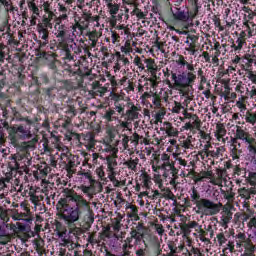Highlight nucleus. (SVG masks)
<instances>
[{
  "label": "nucleus",
  "mask_w": 256,
  "mask_h": 256,
  "mask_svg": "<svg viewBox=\"0 0 256 256\" xmlns=\"http://www.w3.org/2000/svg\"><path fill=\"white\" fill-rule=\"evenodd\" d=\"M182 65L186 67L187 70L179 74L172 72L171 79L178 89H193V85H195V81H197L195 66L189 64L187 61H184Z\"/></svg>",
  "instance_id": "obj_1"
},
{
  "label": "nucleus",
  "mask_w": 256,
  "mask_h": 256,
  "mask_svg": "<svg viewBox=\"0 0 256 256\" xmlns=\"http://www.w3.org/2000/svg\"><path fill=\"white\" fill-rule=\"evenodd\" d=\"M196 207L198 209L196 211L198 215L212 216L217 215L220 211L219 205L207 198L196 201Z\"/></svg>",
  "instance_id": "obj_2"
},
{
  "label": "nucleus",
  "mask_w": 256,
  "mask_h": 256,
  "mask_svg": "<svg viewBox=\"0 0 256 256\" xmlns=\"http://www.w3.org/2000/svg\"><path fill=\"white\" fill-rule=\"evenodd\" d=\"M17 135L21 141H27L24 142V148L29 151V149H33L35 147V143L37 142V139L33 137V134L31 133V130L27 128V126L20 125L17 128Z\"/></svg>",
  "instance_id": "obj_3"
},
{
  "label": "nucleus",
  "mask_w": 256,
  "mask_h": 256,
  "mask_svg": "<svg viewBox=\"0 0 256 256\" xmlns=\"http://www.w3.org/2000/svg\"><path fill=\"white\" fill-rule=\"evenodd\" d=\"M75 30L71 33H69V38L64 42V51H65V57L64 61L65 63H69V61H75V56L72 54L73 50L75 49Z\"/></svg>",
  "instance_id": "obj_4"
},
{
  "label": "nucleus",
  "mask_w": 256,
  "mask_h": 256,
  "mask_svg": "<svg viewBox=\"0 0 256 256\" xmlns=\"http://www.w3.org/2000/svg\"><path fill=\"white\" fill-rule=\"evenodd\" d=\"M79 217H81V209L79 208V206L66 209L62 214V219L68 225H73V223H77V221H79Z\"/></svg>",
  "instance_id": "obj_5"
},
{
  "label": "nucleus",
  "mask_w": 256,
  "mask_h": 256,
  "mask_svg": "<svg viewBox=\"0 0 256 256\" xmlns=\"http://www.w3.org/2000/svg\"><path fill=\"white\" fill-rule=\"evenodd\" d=\"M171 13L174 17V19H176V21H182V22H186L189 21V10H187V7L182 6V7H175L174 9L171 8Z\"/></svg>",
  "instance_id": "obj_6"
},
{
  "label": "nucleus",
  "mask_w": 256,
  "mask_h": 256,
  "mask_svg": "<svg viewBox=\"0 0 256 256\" xmlns=\"http://www.w3.org/2000/svg\"><path fill=\"white\" fill-rule=\"evenodd\" d=\"M128 110L124 115L127 116V121H135L137 119H141V114H139V108L135 106L133 103L127 102Z\"/></svg>",
  "instance_id": "obj_7"
},
{
  "label": "nucleus",
  "mask_w": 256,
  "mask_h": 256,
  "mask_svg": "<svg viewBox=\"0 0 256 256\" xmlns=\"http://www.w3.org/2000/svg\"><path fill=\"white\" fill-rule=\"evenodd\" d=\"M37 31L39 38L46 44L49 41V29L47 28V24H38Z\"/></svg>",
  "instance_id": "obj_8"
},
{
  "label": "nucleus",
  "mask_w": 256,
  "mask_h": 256,
  "mask_svg": "<svg viewBox=\"0 0 256 256\" xmlns=\"http://www.w3.org/2000/svg\"><path fill=\"white\" fill-rule=\"evenodd\" d=\"M130 235L131 238H128V243H131V240L135 239V245H141V243H144L145 247H147V243H145V240H143V237H145L143 233L137 232V230H132Z\"/></svg>",
  "instance_id": "obj_9"
},
{
  "label": "nucleus",
  "mask_w": 256,
  "mask_h": 256,
  "mask_svg": "<svg viewBox=\"0 0 256 256\" xmlns=\"http://www.w3.org/2000/svg\"><path fill=\"white\" fill-rule=\"evenodd\" d=\"M56 235L59 239H62V241L67 239V228H65L61 222L56 223Z\"/></svg>",
  "instance_id": "obj_10"
},
{
  "label": "nucleus",
  "mask_w": 256,
  "mask_h": 256,
  "mask_svg": "<svg viewBox=\"0 0 256 256\" xmlns=\"http://www.w3.org/2000/svg\"><path fill=\"white\" fill-rule=\"evenodd\" d=\"M93 62V57L87 58V56H80L78 60V67H83L86 70H89V63Z\"/></svg>",
  "instance_id": "obj_11"
},
{
  "label": "nucleus",
  "mask_w": 256,
  "mask_h": 256,
  "mask_svg": "<svg viewBox=\"0 0 256 256\" xmlns=\"http://www.w3.org/2000/svg\"><path fill=\"white\" fill-rule=\"evenodd\" d=\"M236 139H239L240 141L247 143V145L251 144V141L247 138V132H245V130L241 128H238L236 130Z\"/></svg>",
  "instance_id": "obj_12"
},
{
  "label": "nucleus",
  "mask_w": 256,
  "mask_h": 256,
  "mask_svg": "<svg viewBox=\"0 0 256 256\" xmlns=\"http://www.w3.org/2000/svg\"><path fill=\"white\" fill-rule=\"evenodd\" d=\"M115 111L119 113L120 115H125V107H127V104H125V101L123 100H116L114 102Z\"/></svg>",
  "instance_id": "obj_13"
},
{
  "label": "nucleus",
  "mask_w": 256,
  "mask_h": 256,
  "mask_svg": "<svg viewBox=\"0 0 256 256\" xmlns=\"http://www.w3.org/2000/svg\"><path fill=\"white\" fill-rule=\"evenodd\" d=\"M242 247L245 249L246 256H253V253L256 251V246L249 240Z\"/></svg>",
  "instance_id": "obj_14"
},
{
  "label": "nucleus",
  "mask_w": 256,
  "mask_h": 256,
  "mask_svg": "<svg viewBox=\"0 0 256 256\" xmlns=\"http://www.w3.org/2000/svg\"><path fill=\"white\" fill-rule=\"evenodd\" d=\"M249 240H247V235L245 233L239 232L236 235V245L237 247H243L245 243H247Z\"/></svg>",
  "instance_id": "obj_15"
},
{
  "label": "nucleus",
  "mask_w": 256,
  "mask_h": 256,
  "mask_svg": "<svg viewBox=\"0 0 256 256\" xmlns=\"http://www.w3.org/2000/svg\"><path fill=\"white\" fill-rule=\"evenodd\" d=\"M106 161H107L108 169H115V167H117V154L107 155Z\"/></svg>",
  "instance_id": "obj_16"
},
{
  "label": "nucleus",
  "mask_w": 256,
  "mask_h": 256,
  "mask_svg": "<svg viewBox=\"0 0 256 256\" xmlns=\"http://www.w3.org/2000/svg\"><path fill=\"white\" fill-rule=\"evenodd\" d=\"M59 151H62L60 154V160L62 163H67L69 160V156L67 155L69 153V148L67 146H60Z\"/></svg>",
  "instance_id": "obj_17"
},
{
  "label": "nucleus",
  "mask_w": 256,
  "mask_h": 256,
  "mask_svg": "<svg viewBox=\"0 0 256 256\" xmlns=\"http://www.w3.org/2000/svg\"><path fill=\"white\" fill-rule=\"evenodd\" d=\"M57 39H59V41H62L63 43H65L67 41V39H69V30H60L58 32L55 33Z\"/></svg>",
  "instance_id": "obj_18"
},
{
  "label": "nucleus",
  "mask_w": 256,
  "mask_h": 256,
  "mask_svg": "<svg viewBox=\"0 0 256 256\" xmlns=\"http://www.w3.org/2000/svg\"><path fill=\"white\" fill-rule=\"evenodd\" d=\"M105 153L109 155H117L119 153V148L117 146H113L111 144H107L104 148Z\"/></svg>",
  "instance_id": "obj_19"
},
{
  "label": "nucleus",
  "mask_w": 256,
  "mask_h": 256,
  "mask_svg": "<svg viewBox=\"0 0 256 256\" xmlns=\"http://www.w3.org/2000/svg\"><path fill=\"white\" fill-rule=\"evenodd\" d=\"M231 219H233V212L229 210L224 211V215L222 216V223L227 225L228 223H231Z\"/></svg>",
  "instance_id": "obj_20"
},
{
  "label": "nucleus",
  "mask_w": 256,
  "mask_h": 256,
  "mask_svg": "<svg viewBox=\"0 0 256 256\" xmlns=\"http://www.w3.org/2000/svg\"><path fill=\"white\" fill-rule=\"evenodd\" d=\"M162 169H164V171H175V162H173L171 159L163 162Z\"/></svg>",
  "instance_id": "obj_21"
},
{
  "label": "nucleus",
  "mask_w": 256,
  "mask_h": 256,
  "mask_svg": "<svg viewBox=\"0 0 256 256\" xmlns=\"http://www.w3.org/2000/svg\"><path fill=\"white\" fill-rule=\"evenodd\" d=\"M36 85H49V77L47 75L42 74L36 79Z\"/></svg>",
  "instance_id": "obj_22"
},
{
  "label": "nucleus",
  "mask_w": 256,
  "mask_h": 256,
  "mask_svg": "<svg viewBox=\"0 0 256 256\" xmlns=\"http://www.w3.org/2000/svg\"><path fill=\"white\" fill-rule=\"evenodd\" d=\"M122 5L125 9V12L129 13V8H127L126 5H129L130 7H137V0H122Z\"/></svg>",
  "instance_id": "obj_23"
},
{
  "label": "nucleus",
  "mask_w": 256,
  "mask_h": 256,
  "mask_svg": "<svg viewBox=\"0 0 256 256\" xmlns=\"http://www.w3.org/2000/svg\"><path fill=\"white\" fill-rule=\"evenodd\" d=\"M125 165L128 166V169L135 171V169H137V165H139V158H135V159L125 162Z\"/></svg>",
  "instance_id": "obj_24"
},
{
  "label": "nucleus",
  "mask_w": 256,
  "mask_h": 256,
  "mask_svg": "<svg viewBox=\"0 0 256 256\" xmlns=\"http://www.w3.org/2000/svg\"><path fill=\"white\" fill-rule=\"evenodd\" d=\"M108 9H109L110 15H112V17H115V15L119 13L120 6L119 4L114 3V4H110L108 6Z\"/></svg>",
  "instance_id": "obj_25"
},
{
  "label": "nucleus",
  "mask_w": 256,
  "mask_h": 256,
  "mask_svg": "<svg viewBox=\"0 0 256 256\" xmlns=\"http://www.w3.org/2000/svg\"><path fill=\"white\" fill-rule=\"evenodd\" d=\"M190 7H192L194 13H199V9H201V6L199 5V0H187Z\"/></svg>",
  "instance_id": "obj_26"
},
{
  "label": "nucleus",
  "mask_w": 256,
  "mask_h": 256,
  "mask_svg": "<svg viewBox=\"0 0 256 256\" xmlns=\"http://www.w3.org/2000/svg\"><path fill=\"white\" fill-rule=\"evenodd\" d=\"M245 119H246V123H250V125H255V123H256V112L255 113L248 112Z\"/></svg>",
  "instance_id": "obj_27"
},
{
  "label": "nucleus",
  "mask_w": 256,
  "mask_h": 256,
  "mask_svg": "<svg viewBox=\"0 0 256 256\" xmlns=\"http://www.w3.org/2000/svg\"><path fill=\"white\" fill-rule=\"evenodd\" d=\"M121 141H122V147H123V149L129 151V141H130L129 136L124 135V136L122 137V140H121Z\"/></svg>",
  "instance_id": "obj_28"
},
{
  "label": "nucleus",
  "mask_w": 256,
  "mask_h": 256,
  "mask_svg": "<svg viewBox=\"0 0 256 256\" xmlns=\"http://www.w3.org/2000/svg\"><path fill=\"white\" fill-rule=\"evenodd\" d=\"M85 141H88V145H90V147L95 146V136H93L91 134H87L85 136Z\"/></svg>",
  "instance_id": "obj_29"
},
{
  "label": "nucleus",
  "mask_w": 256,
  "mask_h": 256,
  "mask_svg": "<svg viewBox=\"0 0 256 256\" xmlns=\"http://www.w3.org/2000/svg\"><path fill=\"white\" fill-rule=\"evenodd\" d=\"M230 155H231L233 161H238L239 162L241 151H238L237 149H234V150H232Z\"/></svg>",
  "instance_id": "obj_30"
},
{
  "label": "nucleus",
  "mask_w": 256,
  "mask_h": 256,
  "mask_svg": "<svg viewBox=\"0 0 256 256\" xmlns=\"http://www.w3.org/2000/svg\"><path fill=\"white\" fill-rule=\"evenodd\" d=\"M66 113H67V115H69V117H75V116H77V109H75L74 106H70L66 110Z\"/></svg>",
  "instance_id": "obj_31"
},
{
  "label": "nucleus",
  "mask_w": 256,
  "mask_h": 256,
  "mask_svg": "<svg viewBox=\"0 0 256 256\" xmlns=\"http://www.w3.org/2000/svg\"><path fill=\"white\" fill-rule=\"evenodd\" d=\"M55 30H56V32L67 31V26H65V24H62L61 22H58L55 25Z\"/></svg>",
  "instance_id": "obj_32"
},
{
  "label": "nucleus",
  "mask_w": 256,
  "mask_h": 256,
  "mask_svg": "<svg viewBox=\"0 0 256 256\" xmlns=\"http://www.w3.org/2000/svg\"><path fill=\"white\" fill-rule=\"evenodd\" d=\"M55 93H57V88L52 87L47 89V95L50 97V99H53L55 97Z\"/></svg>",
  "instance_id": "obj_33"
},
{
  "label": "nucleus",
  "mask_w": 256,
  "mask_h": 256,
  "mask_svg": "<svg viewBox=\"0 0 256 256\" xmlns=\"http://www.w3.org/2000/svg\"><path fill=\"white\" fill-rule=\"evenodd\" d=\"M210 155L214 159H219V155H221V149L217 148L216 150L211 151Z\"/></svg>",
  "instance_id": "obj_34"
},
{
  "label": "nucleus",
  "mask_w": 256,
  "mask_h": 256,
  "mask_svg": "<svg viewBox=\"0 0 256 256\" xmlns=\"http://www.w3.org/2000/svg\"><path fill=\"white\" fill-rule=\"evenodd\" d=\"M72 53H74V55H81V53H83V48L76 44L74 45V50Z\"/></svg>",
  "instance_id": "obj_35"
},
{
  "label": "nucleus",
  "mask_w": 256,
  "mask_h": 256,
  "mask_svg": "<svg viewBox=\"0 0 256 256\" xmlns=\"http://www.w3.org/2000/svg\"><path fill=\"white\" fill-rule=\"evenodd\" d=\"M83 53H84V55H83L84 57H87V58L93 57L92 53L89 51V48H87V47L83 48Z\"/></svg>",
  "instance_id": "obj_36"
},
{
  "label": "nucleus",
  "mask_w": 256,
  "mask_h": 256,
  "mask_svg": "<svg viewBox=\"0 0 256 256\" xmlns=\"http://www.w3.org/2000/svg\"><path fill=\"white\" fill-rule=\"evenodd\" d=\"M176 162L178 163V165H181L182 167H187V161L183 158H177Z\"/></svg>",
  "instance_id": "obj_37"
},
{
  "label": "nucleus",
  "mask_w": 256,
  "mask_h": 256,
  "mask_svg": "<svg viewBox=\"0 0 256 256\" xmlns=\"http://www.w3.org/2000/svg\"><path fill=\"white\" fill-rule=\"evenodd\" d=\"M247 77L250 79V81H252V83L256 85V75L253 72H249Z\"/></svg>",
  "instance_id": "obj_38"
},
{
  "label": "nucleus",
  "mask_w": 256,
  "mask_h": 256,
  "mask_svg": "<svg viewBox=\"0 0 256 256\" xmlns=\"http://www.w3.org/2000/svg\"><path fill=\"white\" fill-rule=\"evenodd\" d=\"M171 158L169 157V154L164 153L161 155V161H163V163L169 161Z\"/></svg>",
  "instance_id": "obj_39"
},
{
  "label": "nucleus",
  "mask_w": 256,
  "mask_h": 256,
  "mask_svg": "<svg viewBox=\"0 0 256 256\" xmlns=\"http://www.w3.org/2000/svg\"><path fill=\"white\" fill-rule=\"evenodd\" d=\"M118 59L123 62V65H129V59L121 55L118 56Z\"/></svg>",
  "instance_id": "obj_40"
},
{
  "label": "nucleus",
  "mask_w": 256,
  "mask_h": 256,
  "mask_svg": "<svg viewBox=\"0 0 256 256\" xmlns=\"http://www.w3.org/2000/svg\"><path fill=\"white\" fill-rule=\"evenodd\" d=\"M49 67L50 69H52V71H57V62L53 60L52 62H50Z\"/></svg>",
  "instance_id": "obj_41"
},
{
  "label": "nucleus",
  "mask_w": 256,
  "mask_h": 256,
  "mask_svg": "<svg viewBox=\"0 0 256 256\" xmlns=\"http://www.w3.org/2000/svg\"><path fill=\"white\" fill-rule=\"evenodd\" d=\"M7 237V230L3 228V226H0V238Z\"/></svg>",
  "instance_id": "obj_42"
},
{
  "label": "nucleus",
  "mask_w": 256,
  "mask_h": 256,
  "mask_svg": "<svg viewBox=\"0 0 256 256\" xmlns=\"http://www.w3.org/2000/svg\"><path fill=\"white\" fill-rule=\"evenodd\" d=\"M135 64L137 65V67H139L140 71H143L145 69V65L141 63V60H137Z\"/></svg>",
  "instance_id": "obj_43"
},
{
  "label": "nucleus",
  "mask_w": 256,
  "mask_h": 256,
  "mask_svg": "<svg viewBox=\"0 0 256 256\" xmlns=\"http://www.w3.org/2000/svg\"><path fill=\"white\" fill-rule=\"evenodd\" d=\"M143 229H145V227L143 226V224H138L136 226V230L134 231H137V233H143Z\"/></svg>",
  "instance_id": "obj_44"
},
{
  "label": "nucleus",
  "mask_w": 256,
  "mask_h": 256,
  "mask_svg": "<svg viewBox=\"0 0 256 256\" xmlns=\"http://www.w3.org/2000/svg\"><path fill=\"white\" fill-rule=\"evenodd\" d=\"M30 9L33 10V13H39V8H37V6L35 4H30L29 5Z\"/></svg>",
  "instance_id": "obj_45"
},
{
  "label": "nucleus",
  "mask_w": 256,
  "mask_h": 256,
  "mask_svg": "<svg viewBox=\"0 0 256 256\" xmlns=\"http://www.w3.org/2000/svg\"><path fill=\"white\" fill-rule=\"evenodd\" d=\"M30 9L33 10V13H39V8H37V6L35 4H30L29 5Z\"/></svg>",
  "instance_id": "obj_46"
},
{
  "label": "nucleus",
  "mask_w": 256,
  "mask_h": 256,
  "mask_svg": "<svg viewBox=\"0 0 256 256\" xmlns=\"http://www.w3.org/2000/svg\"><path fill=\"white\" fill-rule=\"evenodd\" d=\"M189 227L190 229H197V227H199V223L193 221L189 223Z\"/></svg>",
  "instance_id": "obj_47"
},
{
  "label": "nucleus",
  "mask_w": 256,
  "mask_h": 256,
  "mask_svg": "<svg viewBox=\"0 0 256 256\" xmlns=\"http://www.w3.org/2000/svg\"><path fill=\"white\" fill-rule=\"evenodd\" d=\"M137 256H145V249L140 248L139 250L136 251Z\"/></svg>",
  "instance_id": "obj_48"
},
{
  "label": "nucleus",
  "mask_w": 256,
  "mask_h": 256,
  "mask_svg": "<svg viewBox=\"0 0 256 256\" xmlns=\"http://www.w3.org/2000/svg\"><path fill=\"white\" fill-rule=\"evenodd\" d=\"M168 248L170 249L171 253H177V247H175L173 244H170Z\"/></svg>",
  "instance_id": "obj_49"
},
{
  "label": "nucleus",
  "mask_w": 256,
  "mask_h": 256,
  "mask_svg": "<svg viewBox=\"0 0 256 256\" xmlns=\"http://www.w3.org/2000/svg\"><path fill=\"white\" fill-rule=\"evenodd\" d=\"M192 127H193V125L191 124V122H187V123L185 124V126H184V129H185L186 131H189V129H192Z\"/></svg>",
  "instance_id": "obj_50"
},
{
  "label": "nucleus",
  "mask_w": 256,
  "mask_h": 256,
  "mask_svg": "<svg viewBox=\"0 0 256 256\" xmlns=\"http://www.w3.org/2000/svg\"><path fill=\"white\" fill-rule=\"evenodd\" d=\"M253 63H256V60L253 58L248 59V67H251V65H253Z\"/></svg>",
  "instance_id": "obj_51"
},
{
  "label": "nucleus",
  "mask_w": 256,
  "mask_h": 256,
  "mask_svg": "<svg viewBox=\"0 0 256 256\" xmlns=\"http://www.w3.org/2000/svg\"><path fill=\"white\" fill-rule=\"evenodd\" d=\"M203 95H204V97H206V99H209V98L211 97V92H209V91H204V92H203Z\"/></svg>",
  "instance_id": "obj_52"
},
{
  "label": "nucleus",
  "mask_w": 256,
  "mask_h": 256,
  "mask_svg": "<svg viewBox=\"0 0 256 256\" xmlns=\"http://www.w3.org/2000/svg\"><path fill=\"white\" fill-rule=\"evenodd\" d=\"M175 32L178 34V35H187V32L186 31H181L179 29H176Z\"/></svg>",
  "instance_id": "obj_53"
},
{
  "label": "nucleus",
  "mask_w": 256,
  "mask_h": 256,
  "mask_svg": "<svg viewBox=\"0 0 256 256\" xmlns=\"http://www.w3.org/2000/svg\"><path fill=\"white\" fill-rule=\"evenodd\" d=\"M181 111V106H176L173 108V113H179Z\"/></svg>",
  "instance_id": "obj_54"
},
{
  "label": "nucleus",
  "mask_w": 256,
  "mask_h": 256,
  "mask_svg": "<svg viewBox=\"0 0 256 256\" xmlns=\"http://www.w3.org/2000/svg\"><path fill=\"white\" fill-rule=\"evenodd\" d=\"M218 133L220 135H225V133H227V131L225 130V128H219Z\"/></svg>",
  "instance_id": "obj_55"
},
{
  "label": "nucleus",
  "mask_w": 256,
  "mask_h": 256,
  "mask_svg": "<svg viewBox=\"0 0 256 256\" xmlns=\"http://www.w3.org/2000/svg\"><path fill=\"white\" fill-rule=\"evenodd\" d=\"M98 176L100 177V179H103V177H105V172H103V170H100L98 172Z\"/></svg>",
  "instance_id": "obj_56"
},
{
  "label": "nucleus",
  "mask_w": 256,
  "mask_h": 256,
  "mask_svg": "<svg viewBox=\"0 0 256 256\" xmlns=\"http://www.w3.org/2000/svg\"><path fill=\"white\" fill-rule=\"evenodd\" d=\"M105 1V3H106V5H107V7H109L110 5H113L114 3H113V0H104Z\"/></svg>",
  "instance_id": "obj_57"
},
{
  "label": "nucleus",
  "mask_w": 256,
  "mask_h": 256,
  "mask_svg": "<svg viewBox=\"0 0 256 256\" xmlns=\"http://www.w3.org/2000/svg\"><path fill=\"white\" fill-rule=\"evenodd\" d=\"M130 209H131L132 213H137V211H138L137 208L133 205L130 206Z\"/></svg>",
  "instance_id": "obj_58"
},
{
  "label": "nucleus",
  "mask_w": 256,
  "mask_h": 256,
  "mask_svg": "<svg viewBox=\"0 0 256 256\" xmlns=\"http://www.w3.org/2000/svg\"><path fill=\"white\" fill-rule=\"evenodd\" d=\"M82 205L85 209H89V204L87 203V201H83Z\"/></svg>",
  "instance_id": "obj_59"
},
{
  "label": "nucleus",
  "mask_w": 256,
  "mask_h": 256,
  "mask_svg": "<svg viewBox=\"0 0 256 256\" xmlns=\"http://www.w3.org/2000/svg\"><path fill=\"white\" fill-rule=\"evenodd\" d=\"M251 163L254 165V167H256V157L255 156L252 157Z\"/></svg>",
  "instance_id": "obj_60"
},
{
  "label": "nucleus",
  "mask_w": 256,
  "mask_h": 256,
  "mask_svg": "<svg viewBox=\"0 0 256 256\" xmlns=\"http://www.w3.org/2000/svg\"><path fill=\"white\" fill-rule=\"evenodd\" d=\"M172 41H175L176 43H179V37L172 36Z\"/></svg>",
  "instance_id": "obj_61"
},
{
  "label": "nucleus",
  "mask_w": 256,
  "mask_h": 256,
  "mask_svg": "<svg viewBox=\"0 0 256 256\" xmlns=\"http://www.w3.org/2000/svg\"><path fill=\"white\" fill-rule=\"evenodd\" d=\"M168 29H169V31H176L177 30V28H175V26H168Z\"/></svg>",
  "instance_id": "obj_62"
},
{
  "label": "nucleus",
  "mask_w": 256,
  "mask_h": 256,
  "mask_svg": "<svg viewBox=\"0 0 256 256\" xmlns=\"http://www.w3.org/2000/svg\"><path fill=\"white\" fill-rule=\"evenodd\" d=\"M185 43H186V45H189V47H193V44L189 41V39H187V40L185 41Z\"/></svg>",
  "instance_id": "obj_63"
},
{
  "label": "nucleus",
  "mask_w": 256,
  "mask_h": 256,
  "mask_svg": "<svg viewBox=\"0 0 256 256\" xmlns=\"http://www.w3.org/2000/svg\"><path fill=\"white\" fill-rule=\"evenodd\" d=\"M173 128H170L168 131H167V135H173Z\"/></svg>",
  "instance_id": "obj_64"
}]
</instances>
